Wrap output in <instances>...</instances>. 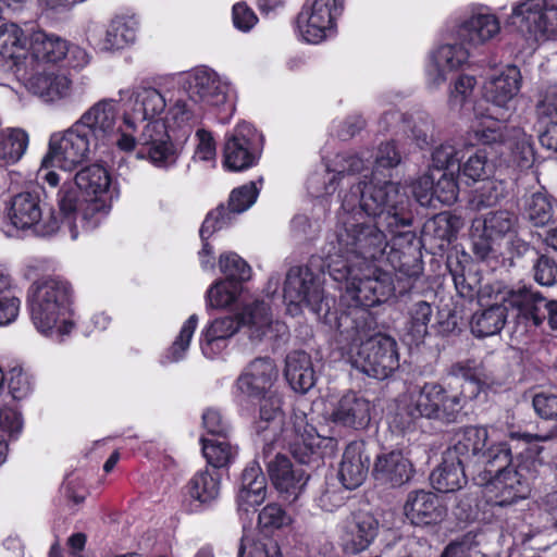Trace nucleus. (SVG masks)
I'll return each mask as SVG.
<instances>
[{"label":"nucleus","mask_w":557,"mask_h":557,"mask_svg":"<svg viewBox=\"0 0 557 557\" xmlns=\"http://www.w3.org/2000/svg\"><path fill=\"white\" fill-rule=\"evenodd\" d=\"M333 251L327 269L336 282H345L343 301L349 307H373L394 292L391 275L374 262L389 264L412 276L416 236L403 231L411 223L407 198L393 184L384 188L352 186L342 196Z\"/></svg>","instance_id":"obj_1"},{"label":"nucleus","mask_w":557,"mask_h":557,"mask_svg":"<svg viewBox=\"0 0 557 557\" xmlns=\"http://www.w3.org/2000/svg\"><path fill=\"white\" fill-rule=\"evenodd\" d=\"M233 91L225 76L207 66L183 74L176 87L164 91L138 87L133 94V110L124 117L125 129L137 131L140 121L144 125L138 141L144 147L143 156L154 166L168 169L176 163L178 156L173 140L185 141L199 116L197 104L223 106Z\"/></svg>","instance_id":"obj_2"},{"label":"nucleus","mask_w":557,"mask_h":557,"mask_svg":"<svg viewBox=\"0 0 557 557\" xmlns=\"http://www.w3.org/2000/svg\"><path fill=\"white\" fill-rule=\"evenodd\" d=\"M259 419L255 429L265 445L287 446L293 456L301 463L319 465L320 460L335 448V440L319 434L309 423L306 411L295 408L288 421L282 412V397L271 389L257 398Z\"/></svg>","instance_id":"obj_3"},{"label":"nucleus","mask_w":557,"mask_h":557,"mask_svg":"<svg viewBox=\"0 0 557 557\" xmlns=\"http://www.w3.org/2000/svg\"><path fill=\"white\" fill-rule=\"evenodd\" d=\"M549 436L523 434L519 440L529 446L503 467L485 468L473 478L475 484L483 487L487 503L506 507L529 498L532 491V481L536 476L537 467L542 465L539 455L542 448L533 443L547 441Z\"/></svg>","instance_id":"obj_4"},{"label":"nucleus","mask_w":557,"mask_h":557,"mask_svg":"<svg viewBox=\"0 0 557 557\" xmlns=\"http://www.w3.org/2000/svg\"><path fill=\"white\" fill-rule=\"evenodd\" d=\"M352 308L351 312L336 318L341 349L363 373L384 380L399 367L396 342L386 335L368 337L364 325L357 323V320H364L368 312L362 307Z\"/></svg>","instance_id":"obj_5"},{"label":"nucleus","mask_w":557,"mask_h":557,"mask_svg":"<svg viewBox=\"0 0 557 557\" xmlns=\"http://www.w3.org/2000/svg\"><path fill=\"white\" fill-rule=\"evenodd\" d=\"M27 302L30 321L42 336L61 342L74 331L73 288L66 280L45 277L34 282Z\"/></svg>","instance_id":"obj_6"},{"label":"nucleus","mask_w":557,"mask_h":557,"mask_svg":"<svg viewBox=\"0 0 557 557\" xmlns=\"http://www.w3.org/2000/svg\"><path fill=\"white\" fill-rule=\"evenodd\" d=\"M76 187L85 199L79 202L76 191L63 184L58 194L59 210L71 227V237L76 239L78 232L72 227L76 215L82 214L89 226H96L106 216L112 205L111 176L108 170L100 164H90L81 169L74 177Z\"/></svg>","instance_id":"obj_7"},{"label":"nucleus","mask_w":557,"mask_h":557,"mask_svg":"<svg viewBox=\"0 0 557 557\" xmlns=\"http://www.w3.org/2000/svg\"><path fill=\"white\" fill-rule=\"evenodd\" d=\"M465 403L463 391L458 392L436 382H426L403 395L392 425L407 433L416 429L420 418L453 423L457 421Z\"/></svg>","instance_id":"obj_8"},{"label":"nucleus","mask_w":557,"mask_h":557,"mask_svg":"<svg viewBox=\"0 0 557 557\" xmlns=\"http://www.w3.org/2000/svg\"><path fill=\"white\" fill-rule=\"evenodd\" d=\"M103 149L75 121L64 131L54 132L48 141V151L41 160L38 178L51 187L60 182L51 168L71 172L79 164L95 158Z\"/></svg>","instance_id":"obj_9"},{"label":"nucleus","mask_w":557,"mask_h":557,"mask_svg":"<svg viewBox=\"0 0 557 557\" xmlns=\"http://www.w3.org/2000/svg\"><path fill=\"white\" fill-rule=\"evenodd\" d=\"M133 89L129 102L131 108L125 110V114L132 112L134 107L133 94L137 89ZM119 116V104L114 99H102L89 107L76 122L79 126L92 138L99 146L104 150L111 144L115 143L122 151H132L136 145L140 146L138 157L149 160L147 156H143L144 147L138 141V136L143 132V125L140 121H137V131H126L124 122L116 128V122Z\"/></svg>","instance_id":"obj_10"},{"label":"nucleus","mask_w":557,"mask_h":557,"mask_svg":"<svg viewBox=\"0 0 557 557\" xmlns=\"http://www.w3.org/2000/svg\"><path fill=\"white\" fill-rule=\"evenodd\" d=\"M323 276L312 272L308 267L290 268L286 274L283 296L287 312L298 315L308 308L319 319L332 322L334 297L325 293Z\"/></svg>","instance_id":"obj_11"},{"label":"nucleus","mask_w":557,"mask_h":557,"mask_svg":"<svg viewBox=\"0 0 557 557\" xmlns=\"http://www.w3.org/2000/svg\"><path fill=\"white\" fill-rule=\"evenodd\" d=\"M472 133L482 145L497 144L509 166L530 169L534 162L531 136L519 127H508L494 120H482L472 126Z\"/></svg>","instance_id":"obj_12"},{"label":"nucleus","mask_w":557,"mask_h":557,"mask_svg":"<svg viewBox=\"0 0 557 557\" xmlns=\"http://www.w3.org/2000/svg\"><path fill=\"white\" fill-rule=\"evenodd\" d=\"M449 458L469 466L472 459L485 468L503 467L510 459V447L503 442L488 444V431L484 426H466L458 430L447 450Z\"/></svg>","instance_id":"obj_13"},{"label":"nucleus","mask_w":557,"mask_h":557,"mask_svg":"<svg viewBox=\"0 0 557 557\" xmlns=\"http://www.w3.org/2000/svg\"><path fill=\"white\" fill-rule=\"evenodd\" d=\"M518 218L506 210L492 211L472 223L473 251L484 261H498L503 256L502 243L516 233Z\"/></svg>","instance_id":"obj_14"},{"label":"nucleus","mask_w":557,"mask_h":557,"mask_svg":"<svg viewBox=\"0 0 557 557\" xmlns=\"http://www.w3.org/2000/svg\"><path fill=\"white\" fill-rule=\"evenodd\" d=\"M8 219L16 230L32 231L39 236L52 235L62 223L69 224L61 211H45L39 195L29 191L20 193L12 198Z\"/></svg>","instance_id":"obj_15"},{"label":"nucleus","mask_w":557,"mask_h":557,"mask_svg":"<svg viewBox=\"0 0 557 557\" xmlns=\"http://www.w3.org/2000/svg\"><path fill=\"white\" fill-rule=\"evenodd\" d=\"M263 137L249 123H238L225 135L223 166L232 172H242L255 166L262 153Z\"/></svg>","instance_id":"obj_16"},{"label":"nucleus","mask_w":557,"mask_h":557,"mask_svg":"<svg viewBox=\"0 0 557 557\" xmlns=\"http://www.w3.org/2000/svg\"><path fill=\"white\" fill-rule=\"evenodd\" d=\"M277 376L276 366L270 358L252 360L234 383L235 401L242 408H249L256 404L257 398L274 388Z\"/></svg>","instance_id":"obj_17"},{"label":"nucleus","mask_w":557,"mask_h":557,"mask_svg":"<svg viewBox=\"0 0 557 557\" xmlns=\"http://www.w3.org/2000/svg\"><path fill=\"white\" fill-rule=\"evenodd\" d=\"M516 24L535 39L557 38V0H523L512 8Z\"/></svg>","instance_id":"obj_18"},{"label":"nucleus","mask_w":557,"mask_h":557,"mask_svg":"<svg viewBox=\"0 0 557 557\" xmlns=\"http://www.w3.org/2000/svg\"><path fill=\"white\" fill-rule=\"evenodd\" d=\"M343 11L342 0H311L298 17V27L304 40L319 44L332 36L335 21Z\"/></svg>","instance_id":"obj_19"},{"label":"nucleus","mask_w":557,"mask_h":557,"mask_svg":"<svg viewBox=\"0 0 557 557\" xmlns=\"http://www.w3.org/2000/svg\"><path fill=\"white\" fill-rule=\"evenodd\" d=\"M25 87L44 102L57 103L70 99L74 87L71 77L54 67L30 69Z\"/></svg>","instance_id":"obj_20"},{"label":"nucleus","mask_w":557,"mask_h":557,"mask_svg":"<svg viewBox=\"0 0 557 557\" xmlns=\"http://www.w3.org/2000/svg\"><path fill=\"white\" fill-rule=\"evenodd\" d=\"M522 75L516 65H506L490 75L483 84V97L494 108L508 112L520 92Z\"/></svg>","instance_id":"obj_21"},{"label":"nucleus","mask_w":557,"mask_h":557,"mask_svg":"<svg viewBox=\"0 0 557 557\" xmlns=\"http://www.w3.org/2000/svg\"><path fill=\"white\" fill-rule=\"evenodd\" d=\"M413 462L400 449L382 451L373 462L372 476L376 484L388 488L401 487L414 476Z\"/></svg>","instance_id":"obj_22"},{"label":"nucleus","mask_w":557,"mask_h":557,"mask_svg":"<svg viewBox=\"0 0 557 557\" xmlns=\"http://www.w3.org/2000/svg\"><path fill=\"white\" fill-rule=\"evenodd\" d=\"M500 33L498 16L487 7H475L457 25V35L470 46H483Z\"/></svg>","instance_id":"obj_23"},{"label":"nucleus","mask_w":557,"mask_h":557,"mask_svg":"<svg viewBox=\"0 0 557 557\" xmlns=\"http://www.w3.org/2000/svg\"><path fill=\"white\" fill-rule=\"evenodd\" d=\"M268 473L280 496L288 503L298 499L309 479L302 468L295 467L289 458L281 454L268 462Z\"/></svg>","instance_id":"obj_24"},{"label":"nucleus","mask_w":557,"mask_h":557,"mask_svg":"<svg viewBox=\"0 0 557 557\" xmlns=\"http://www.w3.org/2000/svg\"><path fill=\"white\" fill-rule=\"evenodd\" d=\"M364 170V161L361 157L352 153L336 154L326 163V182L320 189L314 185L318 183V176L310 177L309 185L315 196L332 195L339 184H351L355 182L354 174Z\"/></svg>","instance_id":"obj_25"},{"label":"nucleus","mask_w":557,"mask_h":557,"mask_svg":"<svg viewBox=\"0 0 557 557\" xmlns=\"http://www.w3.org/2000/svg\"><path fill=\"white\" fill-rule=\"evenodd\" d=\"M373 406L363 395L347 392L333 405L330 420L341 426L362 430L370 423Z\"/></svg>","instance_id":"obj_26"},{"label":"nucleus","mask_w":557,"mask_h":557,"mask_svg":"<svg viewBox=\"0 0 557 557\" xmlns=\"http://www.w3.org/2000/svg\"><path fill=\"white\" fill-rule=\"evenodd\" d=\"M379 522L369 512H356L348 519L339 535V544L347 554L366 550L377 535Z\"/></svg>","instance_id":"obj_27"},{"label":"nucleus","mask_w":557,"mask_h":557,"mask_svg":"<svg viewBox=\"0 0 557 557\" xmlns=\"http://www.w3.org/2000/svg\"><path fill=\"white\" fill-rule=\"evenodd\" d=\"M469 59V52L462 45L446 44L438 47L430 58L426 66V84L438 88L447 79V73L457 71Z\"/></svg>","instance_id":"obj_28"},{"label":"nucleus","mask_w":557,"mask_h":557,"mask_svg":"<svg viewBox=\"0 0 557 557\" xmlns=\"http://www.w3.org/2000/svg\"><path fill=\"white\" fill-rule=\"evenodd\" d=\"M27 61L32 69H42L65 59L67 41L55 34L34 30L28 37Z\"/></svg>","instance_id":"obj_29"},{"label":"nucleus","mask_w":557,"mask_h":557,"mask_svg":"<svg viewBox=\"0 0 557 557\" xmlns=\"http://www.w3.org/2000/svg\"><path fill=\"white\" fill-rule=\"evenodd\" d=\"M497 298L507 306V311L516 310L518 315L531 319L535 325L545 318L547 301L531 288L502 290L497 293Z\"/></svg>","instance_id":"obj_30"},{"label":"nucleus","mask_w":557,"mask_h":557,"mask_svg":"<svg viewBox=\"0 0 557 557\" xmlns=\"http://www.w3.org/2000/svg\"><path fill=\"white\" fill-rule=\"evenodd\" d=\"M235 317L239 330L243 329L252 343L261 342L274 324L271 307L264 300L244 305Z\"/></svg>","instance_id":"obj_31"},{"label":"nucleus","mask_w":557,"mask_h":557,"mask_svg":"<svg viewBox=\"0 0 557 557\" xmlns=\"http://www.w3.org/2000/svg\"><path fill=\"white\" fill-rule=\"evenodd\" d=\"M239 331L235 315H225L210 321L200 332V349L207 358L219 356L226 347L228 339Z\"/></svg>","instance_id":"obj_32"},{"label":"nucleus","mask_w":557,"mask_h":557,"mask_svg":"<svg viewBox=\"0 0 557 557\" xmlns=\"http://www.w3.org/2000/svg\"><path fill=\"white\" fill-rule=\"evenodd\" d=\"M404 512L412 524L428 525L441 521L445 509L435 494L420 490L408 494Z\"/></svg>","instance_id":"obj_33"},{"label":"nucleus","mask_w":557,"mask_h":557,"mask_svg":"<svg viewBox=\"0 0 557 557\" xmlns=\"http://www.w3.org/2000/svg\"><path fill=\"white\" fill-rule=\"evenodd\" d=\"M138 29L139 20L136 15H117L111 20L96 46L104 52L120 51L136 41Z\"/></svg>","instance_id":"obj_34"},{"label":"nucleus","mask_w":557,"mask_h":557,"mask_svg":"<svg viewBox=\"0 0 557 557\" xmlns=\"http://www.w3.org/2000/svg\"><path fill=\"white\" fill-rule=\"evenodd\" d=\"M27 63L26 37L23 29L14 24L0 26V66L20 71Z\"/></svg>","instance_id":"obj_35"},{"label":"nucleus","mask_w":557,"mask_h":557,"mask_svg":"<svg viewBox=\"0 0 557 557\" xmlns=\"http://www.w3.org/2000/svg\"><path fill=\"white\" fill-rule=\"evenodd\" d=\"M267 494V479L260 465L252 461L244 469L242 474V482L237 494L239 510L249 511V509L261 505L265 500Z\"/></svg>","instance_id":"obj_36"},{"label":"nucleus","mask_w":557,"mask_h":557,"mask_svg":"<svg viewBox=\"0 0 557 557\" xmlns=\"http://www.w3.org/2000/svg\"><path fill=\"white\" fill-rule=\"evenodd\" d=\"M370 459L363 453L362 444L350 443L344 454L339 467V479L346 490L359 487L369 472Z\"/></svg>","instance_id":"obj_37"},{"label":"nucleus","mask_w":557,"mask_h":557,"mask_svg":"<svg viewBox=\"0 0 557 557\" xmlns=\"http://www.w3.org/2000/svg\"><path fill=\"white\" fill-rule=\"evenodd\" d=\"M284 375L295 392L305 394L310 391L315 383L310 355L300 350L289 352L285 360Z\"/></svg>","instance_id":"obj_38"},{"label":"nucleus","mask_w":557,"mask_h":557,"mask_svg":"<svg viewBox=\"0 0 557 557\" xmlns=\"http://www.w3.org/2000/svg\"><path fill=\"white\" fill-rule=\"evenodd\" d=\"M507 306L495 296V302L473 314L471 331L476 337L493 336L502 331L507 319Z\"/></svg>","instance_id":"obj_39"},{"label":"nucleus","mask_w":557,"mask_h":557,"mask_svg":"<svg viewBox=\"0 0 557 557\" xmlns=\"http://www.w3.org/2000/svg\"><path fill=\"white\" fill-rule=\"evenodd\" d=\"M466 467L456 458H449L446 451L443 463L431 474L433 487L441 493L455 492L466 483Z\"/></svg>","instance_id":"obj_40"},{"label":"nucleus","mask_w":557,"mask_h":557,"mask_svg":"<svg viewBox=\"0 0 557 557\" xmlns=\"http://www.w3.org/2000/svg\"><path fill=\"white\" fill-rule=\"evenodd\" d=\"M400 162V154L396 150L394 144L386 143L382 144L375 153L374 158V168L371 171V181L368 183L367 181L359 182L357 186L360 187V189H364L366 187H376V188H384L386 184H392V182L388 181H382L381 176L383 178H386L385 171H389L392 168L398 165ZM363 178H368V174L363 175ZM399 190V187L397 184L393 183Z\"/></svg>","instance_id":"obj_41"},{"label":"nucleus","mask_w":557,"mask_h":557,"mask_svg":"<svg viewBox=\"0 0 557 557\" xmlns=\"http://www.w3.org/2000/svg\"><path fill=\"white\" fill-rule=\"evenodd\" d=\"M187 494L200 504L216 499L220 494V475L214 470L201 469L188 481Z\"/></svg>","instance_id":"obj_42"},{"label":"nucleus","mask_w":557,"mask_h":557,"mask_svg":"<svg viewBox=\"0 0 557 557\" xmlns=\"http://www.w3.org/2000/svg\"><path fill=\"white\" fill-rule=\"evenodd\" d=\"M12 285L10 271L0 264V327L13 324L20 315L22 301L12 292Z\"/></svg>","instance_id":"obj_43"},{"label":"nucleus","mask_w":557,"mask_h":557,"mask_svg":"<svg viewBox=\"0 0 557 557\" xmlns=\"http://www.w3.org/2000/svg\"><path fill=\"white\" fill-rule=\"evenodd\" d=\"M28 147V135L21 128H7L0 137V166L16 163Z\"/></svg>","instance_id":"obj_44"},{"label":"nucleus","mask_w":557,"mask_h":557,"mask_svg":"<svg viewBox=\"0 0 557 557\" xmlns=\"http://www.w3.org/2000/svg\"><path fill=\"white\" fill-rule=\"evenodd\" d=\"M238 557H283L280 547L272 539L261 536L253 531L245 532Z\"/></svg>","instance_id":"obj_45"},{"label":"nucleus","mask_w":557,"mask_h":557,"mask_svg":"<svg viewBox=\"0 0 557 557\" xmlns=\"http://www.w3.org/2000/svg\"><path fill=\"white\" fill-rule=\"evenodd\" d=\"M243 293V286L231 280H219L213 283L206 294L207 307L225 309L237 302Z\"/></svg>","instance_id":"obj_46"},{"label":"nucleus","mask_w":557,"mask_h":557,"mask_svg":"<svg viewBox=\"0 0 557 557\" xmlns=\"http://www.w3.org/2000/svg\"><path fill=\"white\" fill-rule=\"evenodd\" d=\"M202 454L213 468L228 466L237 455V448L225 440L201 438Z\"/></svg>","instance_id":"obj_47"},{"label":"nucleus","mask_w":557,"mask_h":557,"mask_svg":"<svg viewBox=\"0 0 557 557\" xmlns=\"http://www.w3.org/2000/svg\"><path fill=\"white\" fill-rule=\"evenodd\" d=\"M524 210L529 220L536 226L548 223L554 214L549 197L542 191L534 193L527 198Z\"/></svg>","instance_id":"obj_48"},{"label":"nucleus","mask_w":557,"mask_h":557,"mask_svg":"<svg viewBox=\"0 0 557 557\" xmlns=\"http://www.w3.org/2000/svg\"><path fill=\"white\" fill-rule=\"evenodd\" d=\"M432 313V307L426 301H418L410 308L407 330L413 342H420L428 334Z\"/></svg>","instance_id":"obj_49"},{"label":"nucleus","mask_w":557,"mask_h":557,"mask_svg":"<svg viewBox=\"0 0 557 557\" xmlns=\"http://www.w3.org/2000/svg\"><path fill=\"white\" fill-rule=\"evenodd\" d=\"M220 270L233 282L248 281L251 276V268L237 253L226 252L219 260Z\"/></svg>","instance_id":"obj_50"},{"label":"nucleus","mask_w":557,"mask_h":557,"mask_svg":"<svg viewBox=\"0 0 557 557\" xmlns=\"http://www.w3.org/2000/svg\"><path fill=\"white\" fill-rule=\"evenodd\" d=\"M199 318L197 314H191L182 325L180 333L171 346L168 359L171 362L180 361L184 358L195 331L198 326Z\"/></svg>","instance_id":"obj_51"},{"label":"nucleus","mask_w":557,"mask_h":557,"mask_svg":"<svg viewBox=\"0 0 557 557\" xmlns=\"http://www.w3.org/2000/svg\"><path fill=\"white\" fill-rule=\"evenodd\" d=\"M434 202L453 205L458 197V185L454 172L435 170Z\"/></svg>","instance_id":"obj_52"},{"label":"nucleus","mask_w":557,"mask_h":557,"mask_svg":"<svg viewBox=\"0 0 557 557\" xmlns=\"http://www.w3.org/2000/svg\"><path fill=\"white\" fill-rule=\"evenodd\" d=\"M259 190L255 183L250 182L238 188L233 189L230 195L226 210L232 216L235 213H243L248 210L257 200Z\"/></svg>","instance_id":"obj_53"},{"label":"nucleus","mask_w":557,"mask_h":557,"mask_svg":"<svg viewBox=\"0 0 557 557\" xmlns=\"http://www.w3.org/2000/svg\"><path fill=\"white\" fill-rule=\"evenodd\" d=\"M462 157L460 144L444 143L436 147L432 153V170L448 172L451 166L459 164Z\"/></svg>","instance_id":"obj_54"},{"label":"nucleus","mask_w":557,"mask_h":557,"mask_svg":"<svg viewBox=\"0 0 557 557\" xmlns=\"http://www.w3.org/2000/svg\"><path fill=\"white\" fill-rule=\"evenodd\" d=\"M258 522L263 530H276L292 524V517L275 503L268 504L259 512Z\"/></svg>","instance_id":"obj_55"},{"label":"nucleus","mask_w":557,"mask_h":557,"mask_svg":"<svg viewBox=\"0 0 557 557\" xmlns=\"http://www.w3.org/2000/svg\"><path fill=\"white\" fill-rule=\"evenodd\" d=\"M0 465L5 461L8 438L20 433L22 420L16 411H0Z\"/></svg>","instance_id":"obj_56"},{"label":"nucleus","mask_w":557,"mask_h":557,"mask_svg":"<svg viewBox=\"0 0 557 557\" xmlns=\"http://www.w3.org/2000/svg\"><path fill=\"white\" fill-rule=\"evenodd\" d=\"M476 81L471 75H460L449 90L448 104L451 110H461L471 97Z\"/></svg>","instance_id":"obj_57"},{"label":"nucleus","mask_w":557,"mask_h":557,"mask_svg":"<svg viewBox=\"0 0 557 557\" xmlns=\"http://www.w3.org/2000/svg\"><path fill=\"white\" fill-rule=\"evenodd\" d=\"M435 170H429L418 177L411 185V190L417 201L423 207L434 205Z\"/></svg>","instance_id":"obj_58"},{"label":"nucleus","mask_w":557,"mask_h":557,"mask_svg":"<svg viewBox=\"0 0 557 557\" xmlns=\"http://www.w3.org/2000/svg\"><path fill=\"white\" fill-rule=\"evenodd\" d=\"M462 174L473 182L485 180L490 175V165L487 156L484 151H478L470 156L468 160L460 166Z\"/></svg>","instance_id":"obj_59"},{"label":"nucleus","mask_w":557,"mask_h":557,"mask_svg":"<svg viewBox=\"0 0 557 557\" xmlns=\"http://www.w3.org/2000/svg\"><path fill=\"white\" fill-rule=\"evenodd\" d=\"M194 160L202 162H215L216 147L212 134L203 128L195 134Z\"/></svg>","instance_id":"obj_60"},{"label":"nucleus","mask_w":557,"mask_h":557,"mask_svg":"<svg viewBox=\"0 0 557 557\" xmlns=\"http://www.w3.org/2000/svg\"><path fill=\"white\" fill-rule=\"evenodd\" d=\"M432 224L436 227L437 237L450 242L463 226V221L458 215L445 212L437 214Z\"/></svg>","instance_id":"obj_61"},{"label":"nucleus","mask_w":557,"mask_h":557,"mask_svg":"<svg viewBox=\"0 0 557 557\" xmlns=\"http://www.w3.org/2000/svg\"><path fill=\"white\" fill-rule=\"evenodd\" d=\"M231 222L232 216H230L225 207L221 206L211 211L200 227V237L202 242H206L216 230H221Z\"/></svg>","instance_id":"obj_62"},{"label":"nucleus","mask_w":557,"mask_h":557,"mask_svg":"<svg viewBox=\"0 0 557 557\" xmlns=\"http://www.w3.org/2000/svg\"><path fill=\"white\" fill-rule=\"evenodd\" d=\"M534 280L543 286L557 283V263L547 256H540L533 265Z\"/></svg>","instance_id":"obj_63"},{"label":"nucleus","mask_w":557,"mask_h":557,"mask_svg":"<svg viewBox=\"0 0 557 557\" xmlns=\"http://www.w3.org/2000/svg\"><path fill=\"white\" fill-rule=\"evenodd\" d=\"M533 407L544 419H557V394L543 392L533 397Z\"/></svg>","instance_id":"obj_64"}]
</instances>
